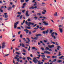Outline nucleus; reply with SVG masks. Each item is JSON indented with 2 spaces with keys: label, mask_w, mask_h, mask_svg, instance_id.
<instances>
[{
  "label": "nucleus",
  "mask_w": 64,
  "mask_h": 64,
  "mask_svg": "<svg viewBox=\"0 0 64 64\" xmlns=\"http://www.w3.org/2000/svg\"><path fill=\"white\" fill-rule=\"evenodd\" d=\"M33 62L34 63H37V62L38 63V64H43V62H40V61H38V60L36 59V58H34L33 60Z\"/></svg>",
  "instance_id": "1"
},
{
  "label": "nucleus",
  "mask_w": 64,
  "mask_h": 64,
  "mask_svg": "<svg viewBox=\"0 0 64 64\" xmlns=\"http://www.w3.org/2000/svg\"><path fill=\"white\" fill-rule=\"evenodd\" d=\"M5 44H6V43L5 42H2V49H4L5 48V47H6V45H5Z\"/></svg>",
  "instance_id": "2"
},
{
  "label": "nucleus",
  "mask_w": 64,
  "mask_h": 64,
  "mask_svg": "<svg viewBox=\"0 0 64 64\" xmlns=\"http://www.w3.org/2000/svg\"><path fill=\"white\" fill-rule=\"evenodd\" d=\"M19 23V22H16L14 23V28L15 29H16V28H17V26L18 24Z\"/></svg>",
  "instance_id": "3"
},
{
  "label": "nucleus",
  "mask_w": 64,
  "mask_h": 64,
  "mask_svg": "<svg viewBox=\"0 0 64 64\" xmlns=\"http://www.w3.org/2000/svg\"><path fill=\"white\" fill-rule=\"evenodd\" d=\"M26 39L28 40V41L26 42V43H28V44H29V42H30V39H29V38H27Z\"/></svg>",
  "instance_id": "4"
},
{
  "label": "nucleus",
  "mask_w": 64,
  "mask_h": 64,
  "mask_svg": "<svg viewBox=\"0 0 64 64\" xmlns=\"http://www.w3.org/2000/svg\"><path fill=\"white\" fill-rule=\"evenodd\" d=\"M28 12H29V11L28 10H27V11L26 12V15L27 17H29L30 16V15L28 14Z\"/></svg>",
  "instance_id": "5"
},
{
  "label": "nucleus",
  "mask_w": 64,
  "mask_h": 64,
  "mask_svg": "<svg viewBox=\"0 0 64 64\" xmlns=\"http://www.w3.org/2000/svg\"><path fill=\"white\" fill-rule=\"evenodd\" d=\"M59 30L61 33L63 32V29L61 28H59Z\"/></svg>",
  "instance_id": "6"
},
{
  "label": "nucleus",
  "mask_w": 64,
  "mask_h": 64,
  "mask_svg": "<svg viewBox=\"0 0 64 64\" xmlns=\"http://www.w3.org/2000/svg\"><path fill=\"white\" fill-rule=\"evenodd\" d=\"M48 47L50 48H53L54 47V46L53 45H52L51 46L50 45H48Z\"/></svg>",
  "instance_id": "7"
},
{
  "label": "nucleus",
  "mask_w": 64,
  "mask_h": 64,
  "mask_svg": "<svg viewBox=\"0 0 64 64\" xmlns=\"http://www.w3.org/2000/svg\"><path fill=\"white\" fill-rule=\"evenodd\" d=\"M44 53H46V54H50V52L47 51H44Z\"/></svg>",
  "instance_id": "8"
},
{
  "label": "nucleus",
  "mask_w": 64,
  "mask_h": 64,
  "mask_svg": "<svg viewBox=\"0 0 64 64\" xmlns=\"http://www.w3.org/2000/svg\"><path fill=\"white\" fill-rule=\"evenodd\" d=\"M42 12V14H45V13H46V12H47V11H46V10H44Z\"/></svg>",
  "instance_id": "9"
},
{
  "label": "nucleus",
  "mask_w": 64,
  "mask_h": 64,
  "mask_svg": "<svg viewBox=\"0 0 64 64\" xmlns=\"http://www.w3.org/2000/svg\"><path fill=\"white\" fill-rule=\"evenodd\" d=\"M26 29H31V27L26 26L25 27Z\"/></svg>",
  "instance_id": "10"
},
{
  "label": "nucleus",
  "mask_w": 64,
  "mask_h": 64,
  "mask_svg": "<svg viewBox=\"0 0 64 64\" xmlns=\"http://www.w3.org/2000/svg\"><path fill=\"white\" fill-rule=\"evenodd\" d=\"M24 31H25L26 33L27 34L28 32H29V30L27 29H25L24 30Z\"/></svg>",
  "instance_id": "11"
},
{
  "label": "nucleus",
  "mask_w": 64,
  "mask_h": 64,
  "mask_svg": "<svg viewBox=\"0 0 64 64\" xmlns=\"http://www.w3.org/2000/svg\"><path fill=\"white\" fill-rule=\"evenodd\" d=\"M43 23H44V25H48V24L46 23V22H44Z\"/></svg>",
  "instance_id": "12"
},
{
  "label": "nucleus",
  "mask_w": 64,
  "mask_h": 64,
  "mask_svg": "<svg viewBox=\"0 0 64 64\" xmlns=\"http://www.w3.org/2000/svg\"><path fill=\"white\" fill-rule=\"evenodd\" d=\"M48 50H49V48L48 47H46L45 48V50H46V51H47Z\"/></svg>",
  "instance_id": "13"
},
{
  "label": "nucleus",
  "mask_w": 64,
  "mask_h": 64,
  "mask_svg": "<svg viewBox=\"0 0 64 64\" xmlns=\"http://www.w3.org/2000/svg\"><path fill=\"white\" fill-rule=\"evenodd\" d=\"M28 24H30V25H31H31H34V23H32V22H28Z\"/></svg>",
  "instance_id": "14"
},
{
  "label": "nucleus",
  "mask_w": 64,
  "mask_h": 64,
  "mask_svg": "<svg viewBox=\"0 0 64 64\" xmlns=\"http://www.w3.org/2000/svg\"><path fill=\"white\" fill-rule=\"evenodd\" d=\"M26 25H28V26H30V24H28V22H27V21H26Z\"/></svg>",
  "instance_id": "15"
},
{
  "label": "nucleus",
  "mask_w": 64,
  "mask_h": 64,
  "mask_svg": "<svg viewBox=\"0 0 64 64\" xmlns=\"http://www.w3.org/2000/svg\"><path fill=\"white\" fill-rule=\"evenodd\" d=\"M54 15L55 16H58V14H57V12H56L54 14Z\"/></svg>",
  "instance_id": "16"
},
{
  "label": "nucleus",
  "mask_w": 64,
  "mask_h": 64,
  "mask_svg": "<svg viewBox=\"0 0 64 64\" xmlns=\"http://www.w3.org/2000/svg\"><path fill=\"white\" fill-rule=\"evenodd\" d=\"M55 34V32H53V33H52V34H51V35H52V37H54V34Z\"/></svg>",
  "instance_id": "17"
},
{
  "label": "nucleus",
  "mask_w": 64,
  "mask_h": 64,
  "mask_svg": "<svg viewBox=\"0 0 64 64\" xmlns=\"http://www.w3.org/2000/svg\"><path fill=\"white\" fill-rule=\"evenodd\" d=\"M58 62V63H60V62H62V61L61 60H58L57 61Z\"/></svg>",
  "instance_id": "18"
},
{
  "label": "nucleus",
  "mask_w": 64,
  "mask_h": 64,
  "mask_svg": "<svg viewBox=\"0 0 64 64\" xmlns=\"http://www.w3.org/2000/svg\"><path fill=\"white\" fill-rule=\"evenodd\" d=\"M36 36L37 37H38V36H42V35L40 34H38L36 35Z\"/></svg>",
  "instance_id": "19"
},
{
  "label": "nucleus",
  "mask_w": 64,
  "mask_h": 64,
  "mask_svg": "<svg viewBox=\"0 0 64 64\" xmlns=\"http://www.w3.org/2000/svg\"><path fill=\"white\" fill-rule=\"evenodd\" d=\"M12 8L11 7H8V10H11V9Z\"/></svg>",
  "instance_id": "20"
},
{
  "label": "nucleus",
  "mask_w": 64,
  "mask_h": 64,
  "mask_svg": "<svg viewBox=\"0 0 64 64\" xmlns=\"http://www.w3.org/2000/svg\"><path fill=\"white\" fill-rule=\"evenodd\" d=\"M61 55H62V54H61V52H59L58 56H59Z\"/></svg>",
  "instance_id": "21"
},
{
  "label": "nucleus",
  "mask_w": 64,
  "mask_h": 64,
  "mask_svg": "<svg viewBox=\"0 0 64 64\" xmlns=\"http://www.w3.org/2000/svg\"><path fill=\"white\" fill-rule=\"evenodd\" d=\"M63 57H64V56H62L60 57L59 58V59H63Z\"/></svg>",
  "instance_id": "22"
},
{
  "label": "nucleus",
  "mask_w": 64,
  "mask_h": 64,
  "mask_svg": "<svg viewBox=\"0 0 64 64\" xmlns=\"http://www.w3.org/2000/svg\"><path fill=\"white\" fill-rule=\"evenodd\" d=\"M20 1L21 3H23L24 2V0H20Z\"/></svg>",
  "instance_id": "23"
},
{
  "label": "nucleus",
  "mask_w": 64,
  "mask_h": 64,
  "mask_svg": "<svg viewBox=\"0 0 64 64\" xmlns=\"http://www.w3.org/2000/svg\"><path fill=\"white\" fill-rule=\"evenodd\" d=\"M34 6H32V7L31 8H29V9H34Z\"/></svg>",
  "instance_id": "24"
},
{
  "label": "nucleus",
  "mask_w": 64,
  "mask_h": 64,
  "mask_svg": "<svg viewBox=\"0 0 64 64\" xmlns=\"http://www.w3.org/2000/svg\"><path fill=\"white\" fill-rule=\"evenodd\" d=\"M32 49L33 50H35V49H36V48L35 47H33L32 48Z\"/></svg>",
  "instance_id": "25"
},
{
  "label": "nucleus",
  "mask_w": 64,
  "mask_h": 64,
  "mask_svg": "<svg viewBox=\"0 0 64 64\" xmlns=\"http://www.w3.org/2000/svg\"><path fill=\"white\" fill-rule=\"evenodd\" d=\"M37 14L38 15V16H40V15H41V14L40 13H38Z\"/></svg>",
  "instance_id": "26"
},
{
  "label": "nucleus",
  "mask_w": 64,
  "mask_h": 64,
  "mask_svg": "<svg viewBox=\"0 0 64 64\" xmlns=\"http://www.w3.org/2000/svg\"><path fill=\"white\" fill-rule=\"evenodd\" d=\"M4 17L5 18H8V16L7 15H6L4 16Z\"/></svg>",
  "instance_id": "27"
},
{
  "label": "nucleus",
  "mask_w": 64,
  "mask_h": 64,
  "mask_svg": "<svg viewBox=\"0 0 64 64\" xmlns=\"http://www.w3.org/2000/svg\"><path fill=\"white\" fill-rule=\"evenodd\" d=\"M38 38V37H35L34 38V39L35 40H37V39Z\"/></svg>",
  "instance_id": "28"
},
{
  "label": "nucleus",
  "mask_w": 64,
  "mask_h": 64,
  "mask_svg": "<svg viewBox=\"0 0 64 64\" xmlns=\"http://www.w3.org/2000/svg\"><path fill=\"white\" fill-rule=\"evenodd\" d=\"M16 54H18V55H19L20 54H21V53L18 52H16Z\"/></svg>",
  "instance_id": "29"
},
{
  "label": "nucleus",
  "mask_w": 64,
  "mask_h": 64,
  "mask_svg": "<svg viewBox=\"0 0 64 64\" xmlns=\"http://www.w3.org/2000/svg\"><path fill=\"white\" fill-rule=\"evenodd\" d=\"M48 31L49 30H47V31H46V34H48Z\"/></svg>",
  "instance_id": "30"
},
{
  "label": "nucleus",
  "mask_w": 64,
  "mask_h": 64,
  "mask_svg": "<svg viewBox=\"0 0 64 64\" xmlns=\"http://www.w3.org/2000/svg\"><path fill=\"white\" fill-rule=\"evenodd\" d=\"M16 61H18V62H20V60H19V58H18L16 60Z\"/></svg>",
  "instance_id": "31"
},
{
  "label": "nucleus",
  "mask_w": 64,
  "mask_h": 64,
  "mask_svg": "<svg viewBox=\"0 0 64 64\" xmlns=\"http://www.w3.org/2000/svg\"><path fill=\"white\" fill-rule=\"evenodd\" d=\"M15 49L16 50H19V49L18 48H15Z\"/></svg>",
  "instance_id": "32"
},
{
  "label": "nucleus",
  "mask_w": 64,
  "mask_h": 64,
  "mask_svg": "<svg viewBox=\"0 0 64 64\" xmlns=\"http://www.w3.org/2000/svg\"><path fill=\"white\" fill-rule=\"evenodd\" d=\"M0 11L1 12H3V11L2 10V9L1 8L0 9Z\"/></svg>",
  "instance_id": "33"
},
{
  "label": "nucleus",
  "mask_w": 64,
  "mask_h": 64,
  "mask_svg": "<svg viewBox=\"0 0 64 64\" xmlns=\"http://www.w3.org/2000/svg\"><path fill=\"white\" fill-rule=\"evenodd\" d=\"M22 13L21 12H18V14H21Z\"/></svg>",
  "instance_id": "34"
},
{
  "label": "nucleus",
  "mask_w": 64,
  "mask_h": 64,
  "mask_svg": "<svg viewBox=\"0 0 64 64\" xmlns=\"http://www.w3.org/2000/svg\"><path fill=\"white\" fill-rule=\"evenodd\" d=\"M27 59L28 60V61H29V59H30V57H27Z\"/></svg>",
  "instance_id": "35"
},
{
  "label": "nucleus",
  "mask_w": 64,
  "mask_h": 64,
  "mask_svg": "<svg viewBox=\"0 0 64 64\" xmlns=\"http://www.w3.org/2000/svg\"><path fill=\"white\" fill-rule=\"evenodd\" d=\"M9 54H6L5 55V56H9Z\"/></svg>",
  "instance_id": "36"
},
{
  "label": "nucleus",
  "mask_w": 64,
  "mask_h": 64,
  "mask_svg": "<svg viewBox=\"0 0 64 64\" xmlns=\"http://www.w3.org/2000/svg\"><path fill=\"white\" fill-rule=\"evenodd\" d=\"M41 56H42V57H45V56L44 55H41Z\"/></svg>",
  "instance_id": "37"
},
{
  "label": "nucleus",
  "mask_w": 64,
  "mask_h": 64,
  "mask_svg": "<svg viewBox=\"0 0 64 64\" xmlns=\"http://www.w3.org/2000/svg\"><path fill=\"white\" fill-rule=\"evenodd\" d=\"M30 48H31V47H30V46H29V48L28 49V51H30Z\"/></svg>",
  "instance_id": "38"
},
{
  "label": "nucleus",
  "mask_w": 64,
  "mask_h": 64,
  "mask_svg": "<svg viewBox=\"0 0 64 64\" xmlns=\"http://www.w3.org/2000/svg\"><path fill=\"white\" fill-rule=\"evenodd\" d=\"M28 21H29V22H30L31 21V20H30V18H28Z\"/></svg>",
  "instance_id": "39"
},
{
  "label": "nucleus",
  "mask_w": 64,
  "mask_h": 64,
  "mask_svg": "<svg viewBox=\"0 0 64 64\" xmlns=\"http://www.w3.org/2000/svg\"><path fill=\"white\" fill-rule=\"evenodd\" d=\"M22 17H23V16L22 15L20 17V19H21L22 18Z\"/></svg>",
  "instance_id": "40"
},
{
  "label": "nucleus",
  "mask_w": 64,
  "mask_h": 64,
  "mask_svg": "<svg viewBox=\"0 0 64 64\" xmlns=\"http://www.w3.org/2000/svg\"><path fill=\"white\" fill-rule=\"evenodd\" d=\"M44 42H45V43H47V41H46L45 40H44Z\"/></svg>",
  "instance_id": "41"
},
{
  "label": "nucleus",
  "mask_w": 64,
  "mask_h": 64,
  "mask_svg": "<svg viewBox=\"0 0 64 64\" xmlns=\"http://www.w3.org/2000/svg\"><path fill=\"white\" fill-rule=\"evenodd\" d=\"M41 49L42 50H45L44 49V48H41Z\"/></svg>",
  "instance_id": "42"
},
{
  "label": "nucleus",
  "mask_w": 64,
  "mask_h": 64,
  "mask_svg": "<svg viewBox=\"0 0 64 64\" xmlns=\"http://www.w3.org/2000/svg\"><path fill=\"white\" fill-rule=\"evenodd\" d=\"M58 48H61V46H58Z\"/></svg>",
  "instance_id": "43"
},
{
  "label": "nucleus",
  "mask_w": 64,
  "mask_h": 64,
  "mask_svg": "<svg viewBox=\"0 0 64 64\" xmlns=\"http://www.w3.org/2000/svg\"><path fill=\"white\" fill-rule=\"evenodd\" d=\"M25 10H22V13H24V12H25Z\"/></svg>",
  "instance_id": "44"
},
{
  "label": "nucleus",
  "mask_w": 64,
  "mask_h": 64,
  "mask_svg": "<svg viewBox=\"0 0 64 64\" xmlns=\"http://www.w3.org/2000/svg\"><path fill=\"white\" fill-rule=\"evenodd\" d=\"M52 30H50V33H52Z\"/></svg>",
  "instance_id": "45"
},
{
  "label": "nucleus",
  "mask_w": 64,
  "mask_h": 64,
  "mask_svg": "<svg viewBox=\"0 0 64 64\" xmlns=\"http://www.w3.org/2000/svg\"><path fill=\"white\" fill-rule=\"evenodd\" d=\"M50 56H47V58L48 59H49V58H50Z\"/></svg>",
  "instance_id": "46"
},
{
  "label": "nucleus",
  "mask_w": 64,
  "mask_h": 64,
  "mask_svg": "<svg viewBox=\"0 0 64 64\" xmlns=\"http://www.w3.org/2000/svg\"><path fill=\"white\" fill-rule=\"evenodd\" d=\"M36 32V31L34 30L32 31V33H35V32Z\"/></svg>",
  "instance_id": "47"
},
{
  "label": "nucleus",
  "mask_w": 64,
  "mask_h": 64,
  "mask_svg": "<svg viewBox=\"0 0 64 64\" xmlns=\"http://www.w3.org/2000/svg\"><path fill=\"white\" fill-rule=\"evenodd\" d=\"M56 59H55L53 61V62H55L56 61Z\"/></svg>",
  "instance_id": "48"
},
{
  "label": "nucleus",
  "mask_w": 64,
  "mask_h": 64,
  "mask_svg": "<svg viewBox=\"0 0 64 64\" xmlns=\"http://www.w3.org/2000/svg\"><path fill=\"white\" fill-rule=\"evenodd\" d=\"M54 34H55L56 36H57V35H58V34H57V33L56 32H54Z\"/></svg>",
  "instance_id": "49"
},
{
  "label": "nucleus",
  "mask_w": 64,
  "mask_h": 64,
  "mask_svg": "<svg viewBox=\"0 0 64 64\" xmlns=\"http://www.w3.org/2000/svg\"><path fill=\"white\" fill-rule=\"evenodd\" d=\"M38 29V28H34V30H37Z\"/></svg>",
  "instance_id": "50"
},
{
  "label": "nucleus",
  "mask_w": 64,
  "mask_h": 64,
  "mask_svg": "<svg viewBox=\"0 0 64 64\" xmlns=\"http://www.w3.org/2000/svg\"><path fill=\"white\" fill-rule=\"evenodd\" d=\"M22 47H25V46L24 45V44H22Z\"/></svg>",
  "instance_id": "51"
},
{
  "label": "nucleus",
  "mask_w": 64,
  "mask_h": 64,
  "mask_svg": "<svg viewBox=\"0 0 64 64\" xmlns=\"http://www.w3.org/2000/svg\"><path fill=\"white\" fill-rule=\"evenodd\" d=\"M16 57L17 58L19 57V56L18 55H16Z\"/></svg>",
  "instance_id": "52"
},
{
  "label": "nucleus",
  "mask_w": 64,
  "mask_h": 64,
  "mask_svg": "<svg viewBox=\"0 0 64 64\" xmlns=\"http://www.w3.org/2000/svg\"><path fill=\"white\" fill-rule=\"evenodd\" d=\"M21 15H18L17 16V17H20V16Z\"/></svg>",
  "instance_id": "53"
},
{
  "label": "nucleus",
  "mask_w": 64,
  "mask_h": 64,
  "mask_svg": "<svg viewBox=\"0 0 64 64\" xmlns=\"http://www.w3.org/2000/svg\"><path fill=\"white\" fill-rule=\"evenodd\" d=\"M22 54L24 55H26V53H22Z\"/></svg>",
  "instance_id": "54"
},
{
  "label": "nucleus",
  "mask_w": 64,
  "mask_h": 64,
  "mask_svg": "<svg viewBox=\"0 0 64 64\" xmlns=\"http://www.w3.org/2000/svg\"><path fill=\"white\" fill-rule=\"evenodd\" d=\"M29 34H31V32L30 31L29 32Z\"/></svg>",
  "instance_id": "55"
},
{
  "label": "nucleus",
  "mask_w": 64,
  "mask_h": 64,
  "mask_svg": "<svg viewBox=\"0 0 64 64\" xmlns=\"http://www.w3.org/2000/svg\"><path fill=\"white\" fill-rule=\"evenodd\" d=\"M34 18H35V19H37V18H38V17L37 16H35L34 17Z\"/></svg>",
  "instance_id": "56"
},
{
  "label": "nucleus",
  "mask_w": 64,
  "mask_h": 64,
  "mask_svg": "<svg viewBox=\"0 0 64 64\" xmlns=\"http://www.w3.org/2000/svg\"><path fill=\"white\" fill-rule=\"evenodd\" d=\"M15 39H13L12 40V42H14V41H15Z\"/></svg>",
  "instance_id": "57"
},
{
  "label": "nucleus",
  "mask_w": 64,
  "mask_h": 64,
  "mask_svg": "<svg viewBox=\"0 0 64 64\" xmlns=\"http://www.w3.org/2000/svg\"><path fill=\"white\" fill-rule=\"evenodd\" d=\"M18 29H21V28L20 27H18Z\"/></svg>",
  "instance_id": "58"
},
{
  "label": "nucleus",
  "mask_w": 64,
  "mask_h": 64,
  "mask_svg": "<svg viewBox=\"0 0 64 64\" xmlns=\"http://www.w3.org/2000/svg\"><path fill=\"white\" fill-rule=\"evenodd\" d=\"M23 51L24 52H26V50H25L24 49L23 50Z\"/></svg>",
  "instance_id": "59"
},
{
  "label": "nucleus",
  "mask_w": 64,
  "mask_h": 64,
  "mask_svg": "<svg viewBox=\"0 0 64 64\" xmlns=\"http://www.w3.org/2000/svg\"><path fill=\"white\" fill-rule=\"evenodd\" d=\"M56 45H58V43H57V42H56Z\"/></svg>",
  "instance_id": "60"
},
{
  "label": "nucleus",
  "mask_w": 64,
  "mask_h": 64,
  "mask_svg": "<svg viewBox=\"0 0 64 64\" xmlns=\"http://www.w3.org/2000/svg\"><path fill=\"white\" fill-rule=\"evenodd\" d=\"M49 50V51H52V50H51V49H50Z\"/></svg>",
  "instance_id": "61"
},
{
  "label": "nucleus",
  "mask_w": 64,
  "mask_h": 64,
  "mask_svg": "<svg viewBox=\"0 0 64 64\" xmlns=\"http://www.w3.org/2000/svg\"><path fill=\"white\" fill-rule=\"evenodd\" d=\"M43 33L44 34H45L46 33V32L45 31H44L43 32Z\"/></svg>",
  "instance_id": "62"
},
{
  "label": "nucleus",
  "mask_w": 64,
  "mask_h": 64,
  "mask_svg": "<svg viewBox=\"0 0 64 64\" xmlns=\"http://www.w3.org/2000/svg\"><path fill=\"white\" fill-rule=\"evenodd\" d=\"M25 1L26 2H27L29 1V0H26Z\"/></svg>",
  "instance_id": "63"
},
{
  "label": "nucleus",
  "mask_w": 64,
  "mask_h": 64,
  "mask_svg": "<svg viewBox=\"0 0 64 64\" xmlns=\"http://www.w3.org/2000/svg\"><path fill=\"white\" fill-rule=\"evenodd\" d=\"M35 1H36V0H33L32 1V3H34V2H35Z\"/></svg>",
  "instance_id": "64"
}]
</instances>
